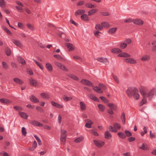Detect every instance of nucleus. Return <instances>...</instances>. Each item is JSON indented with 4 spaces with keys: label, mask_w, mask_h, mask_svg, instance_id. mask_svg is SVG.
Segmentation results:
<instances>
[{
    "label": "nucleus",
    "mask_w": 156,
    "mask_h": 156,
    "mask_svg": "<svg viewBox=\"0 0 156 156\" xmlns=\"http://www.w3.org/2000/svg\"><path fill=\"white\" fill-rule=\"evenodd\" d=\"M137 91V88L134 87H129L126 90V93L130 98H132L135 92Z\"/></svg>",
    "instance_id": "1"
},
{
    "label": "nucleus",
    "mask_w": 156,
    "mask_h": 156,
    "mask_svg": "<svg viewBox=\"0 0 156 156\" xmlns=\"http://www.w3.org/2000/svg\"><path fill=\"white\" fill-rule=\"evenodd\" d=\"M156 91L154 89L151 90L147 93L146 98H148L149 100H151L154 96L156 94Z\"/></svg>",
    "instance_id": "2"
},
{
    "label": "nucleus",
    "mask_w": 156,
    "mask_h": 156,
    "mask_svg": "<svg viewBox=\"0 0 156 156\" xmlns=\"http://www.w3.org/2000/svg\"><path fill=\"white\" fill-rule=\"evenodd\" d=\"M55 64L56 66L62 70L66 72L68 71V70L66 67L64 65L61 63L58 62H55Z\"/></svg>",
    "instance_id": "3"
},
{
    "label": "nucleus",
    "mask_w": 156,
    "mask_h": 156,
    "mask_svg": "<svg viewBox=\"0 0 156 156\" xmlns=\"http://www.w3.org/2000/svg\"><path fill=\"white\" fill-rule=\"evenodd\" d=\"M95 145L98 147L100 148L105 144V142L101 140H93Z\"/></svg>",
    "instance_id": "4"
},
{
    "label": "nucleus",
    "mask_w": 156,
    "mask_h": 156,
    "mask_svg": "<svg viewBox=\"0 0 156 156\" xmlns=\"http://www.w3.org/2000/svg\"><path fill=\"white\" fill-rule=\"evenodd\" d=\"M81 83L83 84L90 87L93 86V83L90 81L86 79H82Z\"/></svg>",
    "instance_id": "5"
},
{
    "label": "nucleus",
    "mask_w": 156,
    "mask_h": 156,
    "mask_svg": "<svg viewBox=\"0 0 156 156\" xmlns=\"http://www.w3.org/2000/svg\"><path fill=\"white\" fill-rule=\"evenodd\" d=\"M124 60L127 63L131 64H134L137 63V62L135 60L132 58H124Z\"/></svg>",
    "instance_id": "6"
},
{
    "label": "nucleus",
    "mask_w": 156,
    "mask_h": 156,
    "mask_svg": "<svg viewBox=\"0 0 156 156\" xmlns=\"http://www.w3.org/2000/svg\"><path fill=\"white\" fill-rule=\"evenodd\" d=\"M97 60L99 62H102L104 64H108L109 61L106 58H104L103 57H101L100 58H98L97 59Z\"/></svg>",
    "instance_id": "7"
},
{
    "label": "nucleus",
    "mask_w": 156,
    "mask_h": 156,
    "mask_svg": "<svg viewBox=\"0 0 156 156\" xmlns=\"http://www.w3.org/2000/svg\"><path fill=\"white\" fill-rule=\"evenodd\" d=\"M30 123L33 125L39 127H42L43 125L42 123L36 120H32L30 122Z\"/></svg>",
    "instance_id": "8"
},
{
    "label": "nucleus",
    "mask_w": 156,
    "mask_h": 156,
    "mask_svg": "<svg viewBox=\"0 0 156 156\" xmlns=\"http://www.w3.org/2000/svg\"><path fill=\"white\" fill-rule=\"evenodd\" d=\"M133 23L137 25H142L143 23V21L141 19H137L133 20Z\"/></svg>",
    "instance_id": "9"
},
{
    "label": "nucleus",
    "mask_w": 156,
    "mask_h": 156,
    "mask_svg": "<svg viewBox=\"0 0 156 156\" xmlns=\"http://www.w3.org/2000/svg\"><path fill=\"white\" fill-rule=\"evenodd\" d=\"M51 103L52 106L57 108H61L63 107V106L62 105L58 104L54 101H51Z\"/></svg>",
    "instance_id": "10"
},
{
    "label": "nucleus",
    "mask_w": 156,
    "mask_h": 156,
    "mask_svg": "<svg viewBox=\"0 0 156 156\" xmlns=\"http://www.w3.org/2000/svg\"><path fill=\"white\" fill-rule=\"evenodd\" d=\"M140 93L144 98L146 97L147 93L145 88H141L140 89Z\"/></svg>",
    "instance_id": "11"
},
{
    "label": "nucleus",
    "mask_w": 156,
    "mask_h": 156,
    "mask_svg": "<svg viewBox=\"0 0 156 156\" xmlns=\"http://www.w3.org/2000/svg\"><path fill=\"white\" fill-rule=\"evenodd\" d=\"M30 99L32 102L37 103L39 102L38 100L34 95H31L30 96Z\"/></svg>",
    "instance_id": "12"
},
{
    "label": "nucleus",
    "mask_w": 156,
    "mask_h": 156,
    "mask_svg": "<svg viewBox=\"0 0 156 156\" xmlns=\"http://www.w3.org/2000/svg\"><path fill=\"white\" fill-rule=\"evenodd\" d=\"M66 45L69 49V51H73L74 49V46L73 44L70 43H66Z\"/></svg>",
    "instance_id": "13"
},
{
    "label": "nucleus",
    "mask_w": 156,
    "mask_h": 156,
    "mask_svg": "<svg viewBox=\"0 0 156 156\" xmlns=\"http://www.w3.org/2000/svg\"><path fill=\"white\" fill-rule=\"evenodd\" d=\"M81 18L82 20L84 21H88L90 20L87 15L84 13L81 15Z\"/></svg>",
    "instance_id": "14"
},
{
    "label": "nucleus",
    "mask_w": 156,
    "mask_h": 156,
    "mask_svg": "<svg viewBox=\"0 0 156 156\" xmlns=\"http://www.w3.org/2000/svg\"><path fill=\"white\" fill-rule=\"evenodd\" d=\"M112 136L110 132L107 130L105 133V137L107 139H110Z\"/></svg>",
    "instance_id": "15"
},
{
    "label": "nucleus",
    "mask_w": 156,
    "mask_h": 156,
    "mask_svg": "<svg viewBox=\"0 0 156 156\" xmlns=\"http://www.w3.org/2000/svg\"><path fill=\"white\" fill-rule=\"evenodd\" d=\"M108 106L113 111H115L117 109V107L116 105L112 103H109L108 104Z\"/></svg>",
    "instance_id": "16"
},
{
    "label": "nucleus",
    "mask_w": 156,
    "mask_h": 156,
    "mask_svg": "<svg viewBox=\"0 0 156 156\" xmlns=\"http://www.w3.org/2000/svg\"><path fill=\"white\" fill-rule=\"evenodd\" d=\"M85 12V11L84 10L79 9L77 10L75 13V15L76 16H77L78 15H80L81 14H83Z\"/></svg>",
    "instance_id": "17"
},
{
    "label": "nucleus",
    "mask_w": 156,
    "mask_h": 156,
    "mask_svg": "<svg viewBox=\"0 0 156 156\" xmlns=\"http://www.w3.org/2000/svg\"><path fill=\"white\" fill-rule=\"evenodd\" d=\"M150 57L149 55H145L142 56L141 58V60L142 61H147L149 60Z\"/></svg>",
    "instance_id": "18"
},
{
    "label": "nucleus",
    "mask_w": 156,
    "mask_h": 156,
    "mask_svg": "<svg viewBox=\"0 0 156 156\" xmlns=\"http://www.w3.org/2000/svg\"><path fill=\"white\" fill-rule=\"evenodd\" d=\"M67 75L70 78L75 80L78 81L79 80V78L77 76L74 74H68Z\"/></svg>",
    "instance_id": "19"
},
{
    "label": "nucleus",
    "mask_w": 156,
    "mask_h": 156,
    "mask_svg": "<svg viewBox=\"0 0 156 156\" xmlns=\"http://www.w3.org/2000/svg\"><path fill=\"white\" fill-rule=\"evenodd\" d=\"M93 88L95 91L98 93H102L103 92V91L101 90V88L97 86H93Z\"/></svg>",
    "instance_id": "20"
},
{
    "label": "nucleus",
    "mask_w": 156,
    "mask_h": 156,
    "mask_svg": "<svg viewBox=\"0 0 156 156\" xmlns=\"http://www.w3.org/2000/svg\"><path fill=\"white\" fill-rule=\"evenodd\" d=\"M12 42L17 46L19 47H22L21 44L19 41L15 39H13L12 40Z\"/></svg>",
    "instance_id": "21"
},
{
    "label": "nucleus",
    "mask_w": 156,
    "mask_h": 156,
    "mask_svg": "<svg viewBox=\"0 0 156 156\" xmlns=\"http://www.w3.org/2000/svg\"><path fill=\"white\" fill-rule=\"evenodd\" d=\"M13 80L15 83L17 84H22L23 83V82L18 78H14Z\"/></svg>",
    "instance_id": "22"
},
{
    "label": "nucleus",
    "mask_w": 156,
    "mask_h": 156,
    "mask_svg": "<svg viewBox=\"0 0 156 156\" xmlns=\"http://www.w3.org/2000/svg\"><path fill=\"white\" fill-rule=\"evenodd\" d=\"M46 67L48 70L51 72L53 70V68L51 65L50 63H48L46 64Z\"/></svg>",
    "instance_id": "23"
},
{
    "label": "nucleus",
    "mask_w": 156,
    "mask_h": 156,
    "mask_svg": "<svg viewBox=\"0 0 156 156\" xmlns=\"http://www.w3.org/2000/svg\"><path fill=\"white\" fill-rule=\"evenodd\" d=\"M30 84L33 86H36L37 85V83L36 81L32 78H31L30 80Z\"/></svg>",
    "instance_id": "24"
},
{
    "label": "nucleus",
    "mask_w": 156,
    "mask_h": 156,
    "mask_svg": "<svg viewBox=\"0 0 156 156\" xmlns=\"http://www.w3.org/2000/svg\"><path fill=\"white\" fill-rule=\"evenodd\" d=\"M98 10L97 9H92L88 12V15L91 16L93 15L94 13L97 12Z\"/></svg>",
    "instance_id": "25"
},
{
    "label": "nucleus",
    "mask_w": 156,
    "mask_h": 156,
    "mask_svg": "<svg viewBox=\"0 0 156 156\" xmlns=\"http://www.w3.org/2000/svg\"><path fill=\"white\" fill-rule=\"evenodd\" d=\"M118 56L119 57H131V55L126 53H122L118 55Z\"/></svg>",
    "instance_id": "26"
},
{
    "label": "nucleus",
    "mask_w": 156,
    "mask_h": 156,
    "mask_svg": "<svg viewBox=\"0 0 156 156\" xmlns=\"http://www.w3.org/2000/svg\"><path fill=\"white\" fill-rule=\"evenodd\" d=\"M18 61L20 63L23 65H25L26 64L25 60L20 56L18 57Z\"/></svg>",
    "instance_id": "27"
},
{
    "label": "nucleus",
    "mask_w": 156,
    "mask_h": 156,
    "mask_svg": "<svg viewBox=\"0 0 156 156\" xmlns=\"http://www.w3.org/2000/svg\"><path fill=\"white\" fill-rule=\"evenodd\" d=\"M138 90L137 89V91L135 92L134 94L133 95V98L135 100H138L140 98V95L138 93Z\"/></svg>",
    "instance_id": "28"
},
{
    "label": "nucleus",
    "mask_w": 156,
    "mask_h": 156,
    "mask_svg": "<svg viewBox=\"0 0 156 156\" xmlns=\"http://www.w3.org/2000/svg\"><path fill=\"white\" fill-rule=\"evenodd\" d=\"M119 137L122 139H125L126 137V136L122 132H119L117 133Z\"/></svg>",
    "instance_id": "29"
},
{
    "label": "nucleus",
    "mask_w": 156,
    "mask_h": 156,
    "mask_svg": "<svg viewBox=\"0 0 156 156\" xmlns=\"http://www.w3.org/2000/svg\"><path fill=\"white\" fill-rule=\"evenodd\" d=\"M80 108L82 110H84L86 108V106L83 102L80 101Z\"/></svg>",
    "instance_id": "30"
},
{
    "label": "nucleus",
    "mask_w": 156,
    "mask_h": 156,
    "mask_svg": "<svg viewBox=\"0 0 156 156\" xmlns=\"http://www.w3.org/2000/svg\"><path fill=\"white\" fill-rule=\"evenodd\" d=\"M117 28L116 27H113L109 29L108 32L110 34H113L114 33L116 30H117Z\"/></svg>",
    "instance_id": "31"
},
{
    "label": "nucleus",
    "mask_w": 156,
    "mask_h": 156,
    "mask_svg": "<svg viewBox=\"0 0 156 156\" xmlns=\"http://www.w3.org/2000/svg\"><path fill=\"white\" fill-rule=\"evenodd\" d=\"M19 114L22 118L24 119H27L28 116L26 113L23 112H20Z\"/></svg>",
    "instance_id": "32"
},
{
    "label": "nucleus",
    "mask_w": 156,
    "mask_h": 156,
    "mask_svg": "<svg viewBox=\"0 0 156 156\" xmlns=\"http://www.w3.org/2000/svg\"><path fill=\"white\" fill-rule=\"evenodd\" d=\"M5 53L7 56H10L11 55V49L8 47L5 48Z\"/></svg>",
    "instance_id": "33"
},
{
    "label": "nucleus",
    "mask_w": 156,
    "mask_h": 156,
    "mask_svg": "<svg viewBox=\"0 0 156 156\" xmlns=\"http://www.w3.org/2000/svg\"><path fill=\"white\" fill-rule=\"evenodd\" d=\"M0 101L4 104H8L10 102V101L8 99L5 98L0 99Z\"/></svg>",
    "instance_id": "34"
},
{
    "label": "nucleus",
    "mask_w": 156,
    "mask_h": 156,
    "mask_svg": "<svg viewBox=\"0 0 156 156\" xmlns=\"http://www.w3.org/2000/svg\"><path fill=\"white\" fill-rule=\"evenodd\" d=\"M101 26L103 27H105L106 28H108L109 27V23L106 22H103L101 23Z\"/></svg>",
    "instance_id": "35"
},
{
    "label": "nucleus",
    "mask_w": 156,
    "mask_h": 156,
    "mask_svg": "<svg viewBox=\"0 0 156 156\" xmlns=\"http://www.w3.org/2000/svg\"><path fill=\"white\" fill-rule=\"evenodd\" d=\"M34 61L37 66L42 70L44 69V67L41 63H39L36 60L34 59Z\"/></svg>",
    "instance_id": "36"
},
{
    "label": "nucleus",
    "mask_w": 156,
    "mask_h": 156,
    "mask_svg": "<svg viewBox=\"0 0 156 156\" xmlns=\"http://www.w3.org/2000/svg\"><path fill=\"white\" fill-rule=\"evenodd\" d=\"M121 119L123 123L125 124V123L126 116L124 113H122L121 116Z\"/></svg>",
    "instance_id": "37"
},
{
    "label": "nucleus",
    "mask_w": 156,
    "mask_h": 156,
    "mask_svg": "<svg viewBox=\"0 0 156 156\" xmlns=\"http://www.w3.org/2000/svg\"><path fill=\"white\" fill-rule=\"evenodd\" d=\"M34 136L37 140L38 145H41V142L40 138L36 134L34 135Z\"/></svg>",
    "instance_id": "38"
},
{
    "label": "nucleus",
    "mask_w": 156,
    "mask_h": 156,
    "mask_svg": "<svg viewBox=\"0 0 156 156\" xmlns=\"http://www.w3.org/2000/svg\"><path fill=\"white\" fill-rule=\"evenodd\" d=\"M41 96L44 99H48L49 98L48 95L45 93H41Z\"/></svg>",
    "instance_id": "39"
},
{
    "label": "nucleus",
    "mask_w": 156,
    "mask_h": 156,
    "mask_svg": "<svg viewBox=\"0 0 156 156\" xmlns=\"http://www.w3.org/2000/svg\"><path fill=\"white\" fill-rule=\"evenodd\" d=\"M113 126L114 128L117 129H119L121 128L120 125L119 123L116 122L114 124Z\"/></svg>",
    "instance_id": "40"
},
{
    "label": "nucleus",
    "mask_w": 156,
    "mask_h": 156,
    "mask_svg": "<svg viewBox=\"0 0 156 156\" xmlns=\"http://www.w3.org/2000/svg\"><path fill=\"white\" fill-rule=\"evenodd\" d=\"M89 97L90 98L94 101H99V99L93 94H90Z\"/></svg>",
    "instance_id": "41"
},
{
    "label": "nucleus",
    "mask_w": 156,
    "mask_h": 156,
    "mask_svg": "<svg viewBox=\"0 0 156 156\" xmlns=\"http://www.w3.org/2000/svg\"><path fill=\"white\" fill-rule=\"evenodd\" d=\"M6 2L4 0H0V6L2 8L5 7Z\"/></svg>",
    "instance_id": "42"
},
{
    "label": "nucleus",
    "mask_w": 156,
    "mask_h": 156,
    "mask_svg": "<svg viewBox=\"0 0 156 156\" xmlns=\"http://www.w3.org/2000/svg\"><path fill=\"white\" fill-rule=\"evenodd\" d=\"M112 52L113 53H118L122 52V51L118 48H115L112 50Z\"/></svg>",
    "instance_id": "43"
},
{
    "label": "nucleus",
    "mask_w": 156,
    "mask_h": 156,
    "mask_svg": "<svg viewBox=\"0 0 156 156\" xmlns=\"http://www.w3.org/2000/svg\"><path fill=\"white\" fill-rule=\"evenodd\" d=\"M2 28L5 31V32L8 34L9 35L12 34V33L11 32L8 30L5 27L2 26Z\"/></svg>",
    "instance_id": "44"
},
{
    "label": "nucleus",
    "mask_w": 156,
    "mask_h": 156,
    "mask_svg": "<svg viewBox=\"0 0 156 156\" xmlns=\"http://www.w3.org/2000/svg\"><path fill=\"white\" fill-rule=\"evenodd\" d=\"M85 5L87 7L90 8H92L95 7L94 5H93L90 3L85 4Z\"/></svg>",
    "instance_id": "45"
},
{
    "label": "nucleus",
    "mask_w": 156,
    "mask_h": 156,
    "mask_svg": "<svg viewBox=\"0 0 156 156\" xmlns=\"http://www.w3.org/2000/svg\"><path fill=\"white\" fill-rule=\"evenodd\" d=\"M83 139V137L82 136L79 137L76 139L75 140V142L76 143H79L82 141Z\"/></svg>",
    "instance_id": "46"
},
{
    "label": "nucleus",
    "mask_w": 156,
    "mask_h": 156,
    "mask_svg": "<svg viewBox=\"0 0 156 156\" xmlns=\"http://www.w3.org/2000/svg\"><path fill=\"white\" fill-rule=\"evenodd\" d=\"M98 108L101 112H104L105 108V107L101 104L98 105Z\"/></svg>",
    "instance_id": "47"
},
{
    "label": "nucleus",
    "mask_w": 156,
    "mask_h": 156,
    "mask_svg": "<svg viewBox=\"0 0 156 156\" xmlns=\"http://www.w3.org/2000/svg\"><path fill=\"white\" fill-rule=\"evenodd\" d=\"M140 148L141 149H142L144 150H147L148 149V147L146 144H143L142 147H140Z\"/></svg>",
    "instance_id": "48"
},
{
    "label": "nucleus",
    "mask_w": 156,
    "mask_h": 156,
    "mask_svg": "<svg viewBox=\"0 0 156 156\" xmlns=\"http://www.w3.org/2000/svg\"><path fill=\"white\" fill-rule=\"evenodd\" d=\"M66 135H61L60 140L62 142H66Z\"/></svg>",
    "instance_id": "49"
},
{
    "label": "nucleus",
    "mask_w": 156,
    "mask_h": 156,
    "mask_svg": "<svg viewBox=\"0 0 156 156\" xmlns=\"http://www.w3.org/2000/svg\"><path fill=\"white\" fill-rule=\"evenodd\" d=\"M22 133L24 136H25L26 135L27 132L26 128L24 127H23L22 128Z\"/></svg>",
    "instance_id": "50"
},
{
    "label": "nucleus",
    "mask_w": 156,
    "mask_h": 156,
    "mask_svg": "<svg viewBox=\"0 0 156 156\" xmlns=\"http://www.w3.org/2000/svg\"><path fill=\"white\" fill-rule=\"evenodd\" d=\"M63 100L66 101H68L72 99V98L71 97H68L66 96H64L63 97Z\"/></svg>",
    "instance_id": "51"
},
{
    "label": "nucleus",
    "mask_w": 156,
    "mask_h": 156,
    "mask_svg": "<svg viewBox=\"0 0 156 156\" xmlns=\"http://www.w3.org/2000/svg\"><path fill=\"white\" fill-rule=\"evenodd\" d=\"M95 28L97 30H101L103 28L101 25H100L99 24H97L96 25Z\"/></svg>",
    "instance_id": "52"
},
{
    "label": "nucleus",
    "mask_w": 156,
    "mask_h": 156,
    "mask_svg": "<svg viewBox=\"0 0 156 156\" xmlns=\"http://www.w3.org/2000/svg\"><path fill=\"white\" fill-rule=\"evenodd\" d=\"M125 133L126 134V136L128 137L132 135V134L129 131L127 130H125Z\"/></svg>",
    "instance_id": "53"
},
{
    "label": "nucleus",
    "mask_w": 156,
    "mask_h": 156,
    "mask_svg": "<svg viewBox=\"0 0 156 156\" xmlns=\"http://www.w3.org/2000/svg\"><path fill=\"white\" fill-rule=\"evenodd\" d=\"M99 98L103 101L104 103H108V100L104 97H100Z\"/></svg>",
    "instance_id": "54"
},
{
    "label": "nucleus",
    "mask_w": 156,
    "mask_h": 156,
    "mask_svg": "<svg viewBox=\"0 0 156 156\" xmlns=\"http://www.w3.org/2000/svg\"><path fill=\"white\" fill-rule=\"evenodd\" d=\"M99 86L101 89V88L104 90H105L106 89V87L105 85L102 83L99 84Z\"/></svg>",
    "instance_id": "55"
},
{
    "label": "nucleus",
    "mask_w": 156,
    "mask_h": 156,
    "mask_svg": "<svg viewBox=\"0 0 156 156\" xmlns=\"http://www.w3.org/2000/svg\"><path fill=\"white\" fill-rule=\"evenodd\" d=\"M127 46V44L126 43H121L120 44V47L122 49L125 48Z\"/></svg>",
    "instance_id": "56"
},
{
    "label": "nucleus",
    "mask_w": 156,
    "mask_h": 156,
    "mask_svg": "<svg viewBox=\"0 0 156 156\" xmlns=\"http://www.w3.org/2000/svg\"><path fill=\"white\" fill-rule=\"evenodd\" d=\"M2 65L3 67L4 68H5V69H7L8 68V65L5 62L3 61L2 62Z\"/></svg>",
    "instance_id": "57"
},
{
    "label": "nucleus",
    "mask_w": 156,
    "mask_h": 156,
    "mask_svg": "<svg viewBox=\"0 0 156 156\" xmlns=\"http://www.w3.org/2000/svg\"><path fill=\"white\" fill-rule=\"evenodd\" d=\"M36 109L38 111L40 112H44V110L40 106H37L36 107Z\"/></svg>",
    "instance_id": "58"
},
{
    "label": "nucleus",
    "mask_w": 156,
    "mask_h": 156,
    "mask_svg": "<svg viewBox=\"0 0 156 156\" xmlns=\"http://www.w3.org/2000/svg\"><path fill=\"white\" fill-rule=\"evenodd\" d=\"M54 56L58 60H62L63 58L62 56L59 55H54Z\"/></svg>",
    "instance_id": "59"
},
{
    "label": "nucleus",
    "mask_w": 156,
    "mask_h": 156,
    "mask_svg": "<svg viewBox=\"0 0 156 156\" xmlns=\"http://www.w3.org/2000/svg\"><path fill=\"white\" fill-rule=\"evenodd\" d=\"M27 25L29 29L33 30L34 28L32 24L30 23H27Z\"/></svg>",
    "instance_id": "60"
},
{
    "label": "nucleus",
    "mask_w": 156,
    "mask_h": 156,
    "mask_svg": "<svg viewBox=\"0 0 156 156\" xmlns=\"http://www.w3.org/2000/svg\"><path fill=\"white\" fill-rule=\"evenodd\" d=\"M13 108L18 111H20L22 110V108L18 106H14Z\"/></svg>",
    "instance_id": "61"
},
{
    "label": "nucleus",
    "mask_w": 156,
    "mask_h": 156,
    "mask_svg": "<svg viewBox=\"0 0 156 156\" xmlns=\"http://www.w3.org/2000/svg\"><path fill=\"white\" fill-rule=\"evenodd\" d=\"M144 98L143 99L142 101H141L140 102V105L141 106L145 104L147 102V100L146 99Z\"/></svg>",
    "instance_id": "62"
},
{
    "label": "nucleus",
    "mask_w": 156,
    "mask_h": 156,
    "mask_svg": "<svg viewBox=\"0 0 156 156\" xmlns=\"http://www.w3.org/2000/svg\"><path fill=\"white\" fill-rule=\"evenodd\" d=\"M133 20L132 19H128L125 20L124 22L125 23H133Z\"/></svg>",
    "instance_id": "63"
},
{
    "label": "nucleus",
    "mask_w": 156,
    "mask_h": 156,
    "mask_svg": "<svg viewBox=\"0 0 156 156\" xmlns=\"http://www.w3.org/2000/svg\"><path fill=\"white\" fill-rule=\"evenodd\" d=\"M91 133H92L94 135V136H98V133L96 131L92 130H91Z\"/></svg>",
    "instance_id": "64"
}]
</instances>
